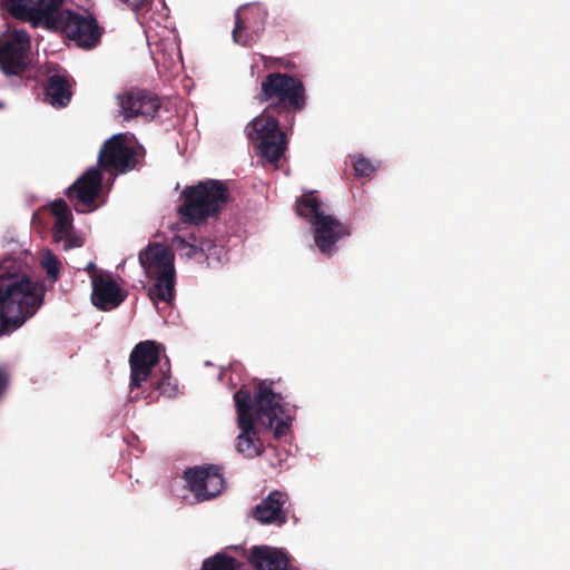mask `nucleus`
I'll use <instances>...</instances> for the list:
<instances>
[{
    "mask_svg": "<svg viewBox=\"0 0 570 570\" xmlns=\"http://www.w3.org/2000/svg\"><path fill=\"white\" fill-rule=\"evenodd\" d=\"M266 102L264 110L246 127L247 136L258 142L261 155L269 163H277L286 150V137L281 130L278 118L292 126L295 115L307 105V92L302 79L285 73L266 75L256 96Z\"/></svg>",
    "mask_w": 570,
    "mask_h": 570,
    "instance_id": "f257e3e1",
    "label": "nucleus"
},
{
    "mask_svg": "<svg viewBox=\"0 0 570 570\" xmlns=\"http://www.w3.org/2000/svg\"><path fill=\"white\" fill-rule=\"evenodd\" d=\"M282 400V395L275 393L266 382H261L256 386L254 396L245 386L234 394L237 425L240 430L236 439V450L240 454L252 459L264 451L263 442L255 428V420L258 424L272 429L276 439L288 433L291 417L285 415Z\"/></svg>",
    "mask_w": 570,
    "mask_h": 570,
    "instance_id": "f03ea898",
    "label": "nucleus"
},
{
    "mask_svg": "<svg viewBox=\"0 0 570 570\" xmlns=\"http://www.w3.org/2000/svg\"><path fill=\"white\" fill-rule=\"evenodd\" d=\"M62 4L63 0H8V11L14 19L29 22L32 28L60 31L78 47L95 48L102 36L96 18L63 11Z\"/></svg>",
    "mask_w": 570,
    "mask_h": 570,
    "instance_id": "7ed1b4c3",
    "label": "nucleus"
},
{
    "mask_svg": "<svg viewBox=\"0 0 570 570\" xmlns=\"http://www.w3.org/2000/svg\"><path fill=\"white\" fill-rule=\"evenodd\" d=\"M45 287L18 273L0 274V337L20 328L42 305Z\"/></svg>",
    "mask_w": 570,
    "mask_h": 570,
    "instance_id": "20e7f679",
    "label": "nucleus"
},
{
    "mask_svg": "<svg viewBox=\"0 0 570 570\" xmlns=\"http://www.w3.org/2000/svg\"><path fill=\"white\" fill-rule=\"evenodd\" d=\"M180 198L177 213L183 223L200 225L220 215L229 200V189L222 180L205 179L186 186Z\"/></svg>",
    "mask_w": 570,
    "mask_h": 570,
    "instance_id": "39448f33",
    "label": "nucleus"
},
{
    "mask_svg": "<svg viewBox=\"0 0 570 570\" xmlns=\"http://www.w3.org/2000/svg\"><path fill=\"white\" fill-rule=\"evenodd\" d=\"M296 213L313 225L315 245L324 255H332L336 243L351 235L348 225L325 214L316 191L306 193L297 198Z\"/></svg>",
    "mask_w": 570,
    "mask_h": 570,
    "instance_id": "423d86ee",
    "label": "nucleus"
},
{
    "mask_svg": "<svg viewBox=\"0 0 570 570\" xmlns=\"http://www.w3.org/2000/svg\"><path fill=\"white\" fill-rule=\"evenodd\" d=\"M139 263L149 279H154L149 288L153 301L170 303L175 297L176 272L174 254L169 248L159 244H149L138 255Z\"/></svg>",
    "mask_w": 570,
    "mask_h": 570,
    "instance_id": "0eeeda50",
    "label": "nucleus"
},
{
    "mask_svg": "<svg viewBox=\"0 0 570 570\" xmlns=\"http://www.w3.org/2000/svg\"><path fill=\"white\" fill-rule=\"evenodd\" d=\"M161 345L155 341L139 342L132 348L129 355L130 365V389H140L144 383L149 382L154 390L160 391L161 394L168 392L170 385V364L166 358V370L161 368V376L153 375L154 367L160 361Z\"/></svg>",
    "mask_w": 570,
    "mask_h": 570,
    "instance_id": "6e6552de",
    "label": "nucleus"
},
{
    "mask_svg": "<svg viewBox=\"0 0 570 570\" xmlns=\"http://www.w3.org/2000/svg\"><path fill=\"white\" fill-rule=\"evenodd\" d=\"M144 156L142 147L131 146L126 134H117L101 145L97 168L116 177L136 169Z\"/></svg>",
    "mask_w": 570,
    "mask_h": 570,
    "instance_id": "1a4fd4ad",
    "label": "nucleus"
},
{
    "mask_svg": "<svg viewBox=\"0 0 570 570\" xmlns=\"http://www.w3.org/2000/svg\"><path fill=\"white\" fill-rule=\"evenodd\" d=\"M102 171L97 167H90L66 189L65 194L77 213L97 209L96 200L102 189Z\"/></svg>",
    "mask_w": 570,
    "mask_h": 570,
    "instance_id": "9d476101",
    "label": "nucleus"
},
{
    "mask_svg": "<svg viewBox=\"0 0 570 570\" xmlns=\"http://www.w3.org/2000/svg\"><path fill=\"white\" fill-rule=\"evenodd\" d=\"M189 491L198 501L210 500L224 489L223 468L216 464L187 468L183 473Z\"/></svg>",
    "mask_w": 570,
    "mask_h": 570,
    "instance_id": "9b49d317",
    "label": "nucleus"
},
{
    "mask_svg": "<svg viewBox=\"0 0 570 570\" xmlns=\"http://www.w3.org/2000/svg\"><path fill=\"white\" fill-rule=\"evenodd\" d=\"M119 112L125 120L141 117L151 120L161 107L159 97L148 90L130 88L117 96Z\"/></svg>",
    "mask_w": 570,
    "mask_h": 570,
    "instance_id": "f8f14e48",
    "label": "nucleus"
},
{
    "mask_svg": "<svg viewBox=\"0 0 570 570\" xmlns=\"http://www.w3.org/2000/svg\"><path fill=\"white\" fill-rule=\"evenodd\" d=\"M91 303L100 311L117 308L127 297L109 273L100 272L91 276Z\"/></svg>",
    "mask_w": 570,
    "mask_h": 570,
    "instance_id": "ddd939ff",
    "label": "nucleus"
},
{
    "mask_svg": "<svg viewBox=\"0 0 570 570\" xmlns=\"http://www.w3.org/2000/svg\"><path fill=\"white\" fill-rule=\"evenodd\" d=\"M247 559L255 570H296L293 557L282 548L254 546Z\"/></svg>",
    "mask_w": 570,
    "mask_h": 570,
    "instance_id": "4468645a",
    "label": "nucleus"
},
{
    "mask_svg": "<svg viewBox=\"0 0 570 570\" xmlns=\"http://www.w3.org/2000/svg\"><path fill=\"white\" fill-rule=\"evenodd\" d=\"M287 493L274 490L253 509L252 517L261 524L284 525L287 522Z\"/></svg>",
    "mask_w": 570,
    "mask_h": 570,
    "instance_id": "2eb2a0df",
    "label": "nucleus"
},
{
    "mask_svg": "<svg viewBox=\"0 0 570 570\" xmlns=\"http://www.w3.org/2000/svg\"><path fill=\"white\" fill-rule=\"evenodd\" d=\"M258 8H253L249 4L240 6L235 12V27L232 36L235 43L240 46H250L254 42V38L249 30L258 33L259 28H254L252 20L261 17Z\"/></svg>",
    "mask_w": 570,
    "mask_h": 570,
    "instance_id": "dca6fc26",
    "label": "nucleus"
},
{
    "mask_svg": "<svg viewBox=\"0 0 570 570\" xmlns=\"http://www.w3.org/2000/svg\"><path fill=\"white\" fill-rule=\"evenodd\" d=\"M73 80L68 75H52L48 78L45 88L46 101L55 108L66 107L72 97Z\"/></svg>",
    "mask_w": 570,
    "mask_h": 570,
    "instance_id": "f3484780",
    "label": "nucleus"
},
{
    "mask_svg": "<svg viewBox=\"0 0 570 570\" xmlns=\"http://www.w3.org/2000/svg\"><path fill=\"white\" fill-rule=\"evenodd\" d=\"M29 65L28 52L3 45L0 48V68L8 76L23 73Z\"/></svg>",
    "mask_w": 570,
    "mask_h": 570,
    "instance_id": "a211bd4d",
    "label": "nucleus"
},
{
    "mask_svg": "<svg viewBox=\"0 0 570 570\" xmlns=\"http://www.w3.org/2000/svg\"><path fill=\"white\" fill-rule=\"evenodd\" d=\"M242 562L225 552H217L203 561L200 570H239Z\"/></svg>",
    "mask_w": 570,
    "mask_h": 570,
    "instance_id": "6ab92c4d",
    "label": "nucleus"
},
{
    "mask_svg": "<svg viewBox=\"0 0 570 570\" xmlns=\"http://www.w3.org/2000/svg\"><path fill=\"white\" fill-rule=\"evenodd\" d=\"M41 266L46 271L49 281L52 283L58 281L60 276V262L55 254L48 250L41 261Z\"/></svg>",
    "mask_w": 570,
    "mask_h": 570,
    "instance_id": "aec40b11",
    "label": "nucleus"
},
{
    "mask_svg": "<svg viewBox=\"0 0 570 570\" xmlns=\"http://www.w3.org/2000/svg\"><path fill=\"white\" fill-rule=\"evenodd\" d=\"M7 46H12L16 49H20L29 53L31 40L29 33L23 29H14L11 33Z\"/></svg>",
    "mask_w": 570,
    "mask_h": 570,
    "instance_id": "412c9836",
    "label": "nucleus"
},
{
    "mask_svg": "<svg viewBox=\"0 0 570 570\" xmlns=\"http://www.w3.org/2000/svg\"><path fill=\"white\" fill-rule=\"evenodd\" d=\"M73 229L72 216L65 218H57L52 228V238L56 243H61L68 232Z\"/></svg>",
    "mask_w": 570,
    "mask_h": 570,
    "instance_id": "4be33fe9",
    "label": "nucleus"
},
{
    "mask_svg": "<svg viewBox=\"0 0 570 570\" xmlns=\"http://www.w3.org/2000/svg\"><path fill=\"white\" fill-rule=\"evenodd\" d=\"M354 173L357 177H370L375 173V166L363 156H357L353 163Z\"/></svg>",
    "mask_w": 570,
    "mask_h": 570,
    "instance_id": "5701e85b",
    "label": "nucleus"
},
{
    "mask_svg": "<svg viewBox=\"0 0 570 570\" xmlns=\"http://www.w3.org/2000/svg\"><path fill=\"white\" fill-rule=\"evenodd\" d=\"M50 207L56 219L72 216L68 204L62 198L56 199Z\"/></svg>",
    "mask_w": 570,
    "mask_h": 570,
    "instance_id": "b1692460",
    "label": "nucleus"
},
{
    "mask_svg": "<svg viewBox=\"0 0 570 570\" xmlns=\"http://www.w3.org/2000/svg\"><path fill=\"white\" fill-rule=\"evenodd\" d=\"M61 242L63 243V250H69L71 248L81 247L85 243V239L82 236L77 235L72 230H70Z\"/></svg>",
    "mask_w": 570,
    "mask_h": 570,
    "instance_id": "393cba45",
    "label": "nucleus"
},
{
    "mask_svg": "<svg viewBox=\"0 0 570 570\" xmlns=\"http://www.w3.org/2000/svg\"><path fill=\"white\" fill-rule=\"evenodd\" d=\"M263 61L265 66H268V63H277L279 67H283L285 69L292 68L293 63L289 60H286L285 58H273V57H263Z\"/></svg>",
    "mask_w": 570,
    "mask_h": 570,
    "instance_id": "a878e982",
    "label": "nucleus"
},
{
    "mask_svg": "<svg viewBox=\"0 0 570 570\" xmlns=\"http://www.w3.org/2000/svg\"><path fill=\"white\" fill-rule=\"evenodd\" d=\"M9 384V375L6 370L0 367V399L4 395Z\"/></svg>",
    "mask_w": 570,
    "mask_h": 570,
    "instance_id": "bb28decb",
    "label": "nucleus"
},
{
    "mask_svg": "<svg viewBox=\"0 0 570 570\" xmlns=\"http://www.w3.org/2000/svg\"><path fill=\"white\" fill-rule=\"evenodd\" d=\"M174 242L177 244L178 247H189L188 255L191 256L195 254L196 247L194 245H189L186 239H184L180 236H176Z\"/></svg>",
    "mask_w": 570,
    "mask_h": 570,
    "instance_id": "cd10ccee",
    "label": "nucleus"
},
{
    "mask_svg": "<svg viewBox=\"0 0 570 570\" xmlns=\"http://www.w3.org/2000/svg\"><path fill=\"white\" fill-rule=\"evenodd\" d=\"M86 272L89 273L90 277L92 275H98L100 272H97V266L94 262H89L85 268Z\"/></svg>",
    "mask_w": 570,
    "mask_h": 570,
    "instance_id": "c85d7f7f",
    "label": "nucleus"
}]
</instances>
